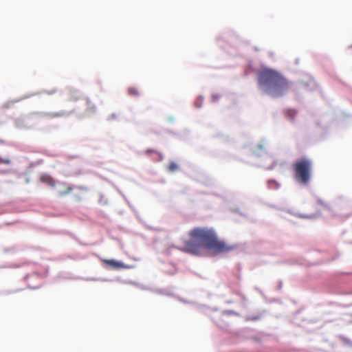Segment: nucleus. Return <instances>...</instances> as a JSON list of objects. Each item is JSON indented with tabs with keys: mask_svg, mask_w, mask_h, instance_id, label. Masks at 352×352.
Listing matches in <instances>:
<instances>
[{
	"mask_svg": "<svg viewBox=\"0 0 352 352\" xmlns=\"http://www.w3.org/2000/svg\"><path fill=\"white\" fill-rule=\"evenodd\" d=\"M189 239L184 242V252L200 255L202 248L210 250L217 255L230 252L236 248L235 245H229L219 240L214 230L208 228H195L188 232Z\"/></svg>",
	"mask_w": 352,
	"mask_h": 352,
	"instance_id": "f257e3e1",
	"label": "nucleus"
},
{
	"mask_svg": "<svg viewBox=\"0 0 352 352\" xmlns=\"http://www.w3.org/2000/svg\"><path fill=\"white\" fill-rule=\"evenodd\" d=\"M257 78L258 85L264 87L265 91L274 98L283 96L291 86V82L281 74L271 69H263L259 71Z\"/></svg>",
	"mask_w": 352,
	"mask_h": 352,
	"instance_id": "f03ea898",
	"label": "nucleus"
},
{
	"mask_svg": "<svg viewBox=\"0 0 352 352\" xmlns=\"http://www.w3.org/2000/svg\"><path fill=\"white\" fill-rule=\"evenodd\" d=\"M292 166L296 180L302 185H307L311 179V161L307 158H301L295 162Z\"/></svg>",
	"mask_w": 352,
	"mask_h": 352,
	"instance_id": "7ed1b4c3",
	"label": "nucleus"
},
{
	"mask_svg": "<svg viewBox=\"0 0 352 352\" xmlns=\"http://www.w3.org/2000/svg\"><path fill=\"white\" fill-rule=\"evenodd\" d=\"M102 262L113 269H122L127 267V266L122 262L113 259H102Z\"/></svg>",
	"mask_w": 352,
	"mask_h": 352,
	"instance_id": "20e7f679",
	"label": "nucleus"
},
{
	"mask_svg": "<svg viewBox=\"0 0 352 352\" xmlns=\"http://www.w3.org/2000/svg\"><path fill=\"white\" fill-rule=\"evenodd\" d=\"M60 186L61 187V190L58 191V195L60 196L67 195L69 194L73 190L72 187L67 183H61Z\"/></svg>",
	"mask_w": 352,
	"mask_h": 352,
	"instance_id": "39448f33",
	"label": "nucleus"
},
{
	"mask_svg": "<svg viewBox=\"0 0 352 352\" xmlns=\"http://www.w3.org/2000/svg\"><path fill=\"white\" fill-rule=\"evenodd\" d=\"M40 180L43 183L45 184L48 186H50L52 187H54L56 185L55 180L50 175H41L40 177Z\"/></svg>",
	"mask_w": 352,
	"mask_h": 352,
	"instance_id": "423d86ee",
	"label": "nucleus"
},
{
	"mask_svg": "<svg viewBox=\"0 0 352 352\" xmlns=\"http://www.w3.org/2000/svg\"><path fill=\"white\" fill-rule=\"evenodd\" d=\"M178 168V165L174 162H170L168 166V169L170 172H175L177 170Z\"/></svg>",
	"mask_w": 352,
	"mask_h": 352,
	"instance_id": "0eeeda50",
	"label": "nucleus"
},
{
	"mask_svg": "<svg viewBox=\"0 0 352 352\" xmlns=\"http://www.w3.org/2000/svg\"><path fill=\"white\" fill-rule=\"evenodd\" d=\"M128 94L133 96H137L139 94L138 91L135 87H129Z\"/></svg>",
	"mask_w": 352,
	"mask_h": 352,
	"instance_id": "6e6552de",
	"label": "nucleus"
},
{
	"mask_svg": "<svg viewBox=\"0 0 352 352\" xmlns=\"http://www.w3.org/2000/svg\"><path fill=\"white\" fill-rule=\"evenodd\" d=\"M267 184L270 188H277L279 184L275 180H268Z\"/></svg>",
	"mask_w": 352,
	"mask_h": 352,
	"instance_id": "1a4fd4ad",
	"label": "nucleus"
},
{
	"mask_svg": "<svg viewBox=\"0 0 352 352\" xmlns=\"http://www.w3.org/2000/svg\"><path fill=\"white\" fill-rule=\"evenodd\" d=\"M2 162L4 163V164H9L10 163V160H2Z\"/></svg>",
	"mask_w": 352,
	"mask_h": 352,
	"instance_id": "9d476101",
	"label": "nucleus"
},
{
	"mask_svg": "<svg viewBox=\"0 0 352 352\" xmlns=\"http://www.w3.org/2000/svg\"><path fill=\"white\" fill-rule=\"evenodd\" d=\"M212 98H213L214 100H217L219 98V96L217 95H213Z\"/></svg>",
	"mask_w": 352,
	"mask_h": 352,
	"instance_id": "9b49d317",
	"label": "nucleus"
},
{
	"mask_svg": "<svg viewBox=\"0 0 352 352\" xmlns=\"http://www.w3.org/2000/svg\"><path fill=\"white\" fill-rule=\"evenodd\" d=\"M72 100H77V99H78V98H77V97H74H74H73V96H72Z\"/></svg>",
	"mask_w": 352,
	"mask_h": 352,
	"instance_id": "f8f14e48",
	"label": "nucleus"
},
{
	"mask_svg": "<svg viewBox=\"0 0 352 352\" xmlns=\"http://www.w3.org/2000/svg\"><path fill=\"white\" fill-rule=\"evenodd\" d=\"M89 109H90V110H92V109H94H94H95V108H93V107H89Z\"/></svg>",
	"mask_w": 352,
	"mask_h": 352,
	"instance_id": "ddd939ff",
	"label": "nucleus"
},
{
	"mask_svg": "<svg viewBox=\"0 0 352 352\" xmlns=\"http://www.w3.org/2000/svg\"><path fill=\"white\" fill-rule=\"evenodd\" d=\"M87 104H89V101L88 100H87Z\"/></svg>",
	"mask_w": 352,
	"mask_h": 352,
	"instance_id": "4468645a",
	"label": "nucleus"
}]
</instances>
